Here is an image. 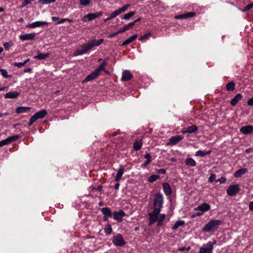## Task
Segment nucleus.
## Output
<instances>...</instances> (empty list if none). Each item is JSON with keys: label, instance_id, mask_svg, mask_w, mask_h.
I'll return each instance as SVG.
<instances>
[{"label": "nucleus", "instance_id": "nucleus-12", "mask_svg": "<svg viewBox=\"0 0 253 253\" xmlns=\"http://www.w3.org/2000/svg\"><path fill=\"white\" fill-rule=\"evenodd\" d=\"M183 135H176L171 137L169 139V142L168 145H175L183 138Z\"/></svg>", "mask_w": 253, "mask_h": 253}, {"label": "nucleus", "instance_id": "nucleus-21", "mask_svg": "<svg viewBox=\"0 0 253 253\" xmlns=\"http://www.w3.org/2000/svg\"><path fill=\"white\" fill-rule=\"evenodd\" d=\"M164 191L166 195H169L171 194V189L169 184L168 183H164L163 184Z\"/></svg>", "mask_w": 253, "mask_h": 253}, {"label": "nucleus", "instance_id": "nucleus-8", "mask_svg": "<svg viewBox=\"0 0 253 253\" xmlns=\"http://www.w3.org/2000/svg\"><path fill=\"white\" fill-rule=\"evenodd\" d=\"M112 216L116 220L121 222L122 221L123 217L126 216V213L123 210H120L118 211H114L113 213Z\"/></svg>", "mask_w": 253, "mask_h": 253}, {"label": "nucleus", "instance_id": "nucleus-2", "mask_svg": "<svg viewBox=\"0 0 253 253\" xmlns=\"http://www.w3.org/2000/svg\"><path fill=\"white\" fill-rule=\"evenodd\" d=\"M221 224L219 220H212L209 222L203 228V231L206 232L216 230Z\"/></svg>", "mask_w": 253, "mask_h": 253}, {"label": "nucleus", "instance_id": "nucleus-5", "mask_svg": "<svg viewBox=\"0 0 253 253\" xmlns=\"http://www.w3.org/2000/svg\"><path fill=\"white\" fill-rule=\"evenodd\" d=\"M102 15V12L88 13L83 17L82 20L84 22L86 21L87 20L90 21L95 19V18L99 17Z\"/></svg>", "mask_w": 253, "mask_h": 253}, {"label": "nucleus", "instance_id": "nucleus-43", "mask_svg": "<svg viewBox=\"0 0 253 253\" xmlns=\"http://www.w3.org/2000/svg\"><path fill=\"white\" fill-rule=\"evenodd\" d=\"M0 72L1 73V75L5 78H8L9 76L7 74V72L5 69H0Z\"/></svg>", "mask_w": 253, "mask_h": 253}, {"label": "nucleus", "instance_id": "nucleus-10", "mask_svg": "<svg viewBox=\"0 0 253 253\" xmlns=\"http://www.w3.org/2000/svg\"><path fill=\"white\" fill-rule=\"evenodd\" d=\"M213 245L211 242L201 248L199 253H211Z\"/></svg>", "mask_w": 253, "mask_h": 253}, {"label": "nucleus", "instance_id": "nucleus-58", "mask_svg": "<svg viewBox=\"0 0 253 253\" xmlns=\"http://www.w3.org/2000/svg\"><path fill=\"white\" fill-rule=\"evenodd\" d=\"M247 104L249 106H253V97L248 100Z\"/></svg>", "mask_w": 253, "mask_h": 253}, {"label": "nucleus", "instance_id": "nucleus-46", "mask_svg": "<svg viewBox=\"0 0 253 253\" xmlns=\"http://www.w3.org/2000/svg\"><path fill=\"white\" fill-rule=\"evenodd\" d=\"M129 6H130L129 4H126L125 5H124V6H123L122 7L119 8V10H120L121 13L124 12L125 11H126Z\"/></svg>", "mask_w": 253, "mask_h": 253}, {"label": "nucleus", "instance_id": "nucleus-7", "mask_svg": "<svg viewBox=\"0 0 253 253\" xmlns=\"http://www.w3.org/2000/svg\"><path fill=\"white\" fill-rule=\"evenodd\" d=\"M19 138V135H15L12 136L8 137L5 139H4L0 141V147L3 146L5 145L9 144L17 139Z\"/></svg>", "mask_w": 253, "mask_h": 253}, {"label": "nucleus", "instance_id": "nucleus-23", "mask_svg": "<svg viewBox=\"0 0 253 253\" xmlns=\"http://www.w3.org/2000/svg\"><path fill=\"white\" fill-rule=\"evenodd\" d=\"M31 109L30 107H24V106H20L18 107L16 109V113L17 114H21L23 113H25L29 111Z\"/></svg>", "mask_w": 253, "mask_h": 253}, {"label": "nucleus", "instance_id": "nucleus-13", "mask_svg": "<svg viewBox=\"0 0 253 253\" xmlns=\"http://www.w3.org/2000/svg\"><path fill=\"white\" fill-rule=\"evenodd\" d=\"M210 209V206L207 203H203L198 207L194 209L195 211H202L203 213L204 212L207 211Z\"/></svg>", "mask_w": 253, "mask_h": 253}, {"label": "nucleus", "instance_id": "nucleus-29", "mask_svg": "<svg viewBox=\"0 0 253 253\" xmlns=\"http://www.w3.org/2000/svg\"><path fill=\"white\" fill-rule=\"evenodd\" d=\"M247 172V169H241L237 170L235 173V176L236 177H241L242 175L245 174Z\"/></svg>", "mask_w": 253, "mask_h": 253}, {"label": "nucleus", "instance_id": "nucleus-39", "mask_svg": "<svg viewBox=\"0 0 253 253\" xmlns=\"http://www.w3.org/2000/svg\"><path fill=\"white\" fill-rule=\"evenodd\" d=\"M106 65V62L104 61L102 63L100 64L99 66L95 69V70H98V73L100 74V72L101 71L105 70L104 66Z\"/></svg>", "mask_w": 253, "mask_h": 253}, {"label": "nucleus", "instance_id": "nucleus-9", "mask_svg": "<svg viewBox=\"0 0 253 253\" xmlns=\"http://www.w3.org/2000/svg\"><path fill=\"white\" fill-rule=\"evenodd\" d=\"M99 75V74L98 73V70H94L92 73L90 74L87 75L84 80L83 81V83L92 81L97 78V77Z\"/></svg>", "mask_w": 253, "mask_h": 253}, {"label": "nucleus", "instance_id": "nucleus-54", "mask_svg": "<svg viewBox=\"0 0 253 253\" xmlns=\"http://www.w3.org/2000/svg\"><path fill=\"white\" fill-rule=\"evenodd\" d=\"M185 15L186 16V18H187L192 17L195 16V12H188V13H187L186 14H185Z\"/></svg>", "mask_w": 253, "mask_h": 253}, {"label": "nucleus", "instance_id": "nucleus-26", "mask_svg": "<svg viewBox=\"0 0 253 253\" xmlns=\"http://www.w3.org/2000/svg\"><path fill=\"white\" fill-rule=\"evenodd\" d=\"M101 212L104 215L111 217L112 216L113 213L110 208L105 207L101 209Z\"/></svg>", "mask_w": 253, "mask_h": 253}, {"label": "nucleus", "instance_id": "nucleus-19", "mask_svg": "<svg viewBox=\"0 0 253 253\" xmlns=\"http://www.w3.org/2000/svg\"><path fill=\"white\" fill-rule=\"evenodd\" d=\"M243 98V95L241 93H238L230 101L231 105L235 106L240 100Z\"/></svg>", "mask_w": 253, "mask_h": 253}, {"label": "nucleus", "instance_id": "nucleus-25", "mask_svg": "<svg viewBox=\"0 0 253 253\" xmlns=\"http://www.w3.org/2000/svg\"><path fill=\"white\" fill-rule=\"evenodd\" d=\"M38 119L44 118L47 114V112L46 110H42L35 114Z\"/></svg>", "mask_w": 253, "mask_h": 253}, {"label": "nucleus", "instance_id": "nucleus-59", "mask_svg": "<svg viewBox=\"0 0 253 253\" xmlns=\"http://www.w3.org/2000/svg\"><path fill=\"white\" fill-rule=\"evenodd\" d=\"M30 3V1L28 0H25L22 4V7H23L25 5H26L28 4H29Z\"/></svg>", "mask_w": 253, "mask_h": 253}, {"label": "nucleus", "instance_id": "nucleus-17", "mask_svg": "<svg viewBox=\"0 0 253 253\" xmlns=\"http://www.w3.org/2000/svg\"><path fill=\"white\" fill-rule=\"evenodd\" d=\"M48 23L45 21H37L29 24L27 27L30 28H34L38 27L47 25Z\"/></svg>", "mask_w": 253, "mask_h": 253}, {"label": "nucleus", "instance_id": "nucleus-33", "mask_svg": "<svg viewBox=\"0 0 253 253\" xmlns=\"http://www.w3.org/2000/svg\"><path fill=\"white\" fill-rule=\"evenodd\" d=\"M226 89L228 91H233L235 89V84L234 82H230L226 84Z\"/></svg>", "mask_w": 253, "mask_h": 253}, {"label": "nucleus", "instance_id": "nucleus-11", "mask_svg": "<svg viewBox=\"0 0 253 253\" xmlns=\"http://www.w3.org/2000/svg\"><path fill=\"white\" fill-rule=\"evenodd\" d=\"M240 131L244 134H250L253 133V126H242Z\"/></svg>", "mask_w": 253, "mask_h": 253}, {"label": "nucleus", "instance_id": "nucleus-56", "mask_svg": "<svg viewBox=\"0 0 253 253\" xmlns=\"http://www.w3.org/2000/svg\"><path fill=\"white\" fill-rule=\"evenodd\" d=\"M166 170L164 169H160L157 170V172L160 174H165Z\"/></svg>", "mask_w": 253, "mask_h": 253}, {"label": "nucleus", "instance_id": "nucleus-27", "mask_svg": "<svg viewBox=\"0 0 253 253\" xmlns=\"http://www.w3.org/2000/svg\"><path fill=\"white\" fill-rule=\"evenodd\" d=\"M103 42V40L102 39H100L98 40L97 41H96L95 40H93L91 41H89L88 42H89V44L92 45V47L94 46H98L101 43H102Z\"/></svg>", "mask_w": 253, "mask_h": 253}, {"label": "nucleus", "instance_id": "nucleus-40", "mask_svg": "<svg viewBox=\"0 0 253 253\" xmlns=\"http://www.w3.org/2000/svg\"><path fill=\"white\" fill-rule=\"evenodd\" d=\"M56 0H40L39 3L42 4H47L55 2Z\"/></svg>", "mask_w": 253, "mask_h": 253}, {"label": "nucleus", "instance_id": "nucleus-28", "mask_svg": "<svg viewBox=\"0 0 253 253\" xmlns=\"http://www.w3.org/2000/svg\"><path fill=\"white\" fill-rule=\"evenodd\" d=\"M38 55L37 56H35L34 58L39 60L45 59L46 58L48 57L49 55V53H39V52H38Z\"/></svg>", "mask_w": 253, "mask_h": 253}, {"label": "nucleus", "instance_id": "nucleus-24", "mask_svg": "<svg viewBox=\"0 0 253 253\" xmlns=\"http://www.w3.org/2000/svg\"><path fill=\"white\" fill-rule=\"evenodd\" d=\"M137 37V35L135 34L133 36H131L130 38H129L128 39L126 40L122 44V46H125L126 45L131 42H132L133 41H134L136 39Z\"/></svg>", "mask_w": 253, "mask_h": 253}, {"label": "nucleus", "instance_id": "nucleus-16", "mask_svg": "<svg viewBox=\"0 0 253 253\" xmlns=\"http://www.w3.org/2000/svg\"><path fill=\"white\" fill-rule=\"evenodd\" d=\"M132 75L128 70H125L122 73V80L123 81H128L131 79Z\"/></svg>", "mask_w": 253, "mask_h": 253}, {"label": "nucleus", "instance_id": "nucleus-63", "mask_svg": "<svg viewBox=\"0 0 253 253\" xmlns=\"http://www.w3.org/2000/svg\"><path fill=\"white\" fill-rule=\"evenodd\" d=\"M151 161L150 160H147L143 164H142V167H145L147 165L149 164Z\"/></svg>", "mask_w": 253, "mask_h": 253}, {"label": "nucleus", "instance_id": "nucleus-32", "mask_svg": "<svg viewBox=\"0 0 253 253\" xmlns=\"http://www.w3.org/2000/svg\"><path fill=\"white\" fill-rule=\"evenodd\" d=\"M211 153L210 151H203L201 150H199L196 153V156H200V157H203L205 155H207L210 154Z\"/></svg>", "mask_w": 253, "mask_h": 253}, {"label": "nucleus", "instance_id": "nucleus-20", "mask_svg": "<svg viewBox=\"0 0 253 253\" xmlns=\"http://www.w3.org/2000/svg\"><path fill=\"white\" fill-rule=\"evenodd\" d=\"M124 172V167L123 166H121L119 168V169L118 170L116 176L115 177V181H119L122 176Z\"/></svg>", "mask_w": 253, "mask_h": 253}, {"label": "nucleus", "instance_id": "nucleus-4", "mask_svg": "<svg viewBox=\"0 0 253 253\" xmlns=\"http://www.w3.org/2000/svg\"><path fill=\"white\" fill-rule=\"evenodd\" d=\"M113 243L117 246L122 247L125 245V241L123 236L120 234H118L113 239Z\"/></svg>", "mask_w": 253, "mask_h": 253}, {"label": "nucleus", "instance_id": "nucleus-48", "mask_svg": "<svg viewBox=\"0 0 253 253\" xmlns=\"http://www.w3.org/2000/svg\"><path fill=\"white\" fill-rule=\"evenodd\" d=\"M12 45L11 42H7L3 44V46L5 50H8L9 47Z\"/></svg>", "mask_w": 253, "mask_h": 253}, {"label": "nucleus", "instance_id": "nucleus-47", "mask_svg": "<svg viewBox=\"0 0 253 253\" xmlns=\"http://www.w3.org/2000/svg\"><path fill=\"white\" fill-rule=\"evenodd\" d=\"M165 218V215L164 214H159L158 215L157 220H159L160 222H163Z\"/></svg>", "mask_w": 253, "mask_h": 253}, {"label": "nucleus", "instance_id": "nucleus-31", "mask_svg": "<svg viewBox=\"0 0 253 253\" xmlns=\"http://www.w3.org/2000/svg\"><path fill=\"white\" fill-rule=\"evenodd\" d=\"M132 26V23H131V22L129 23L128 24L124 25L122 28H120L119 29L120 32H121V33H122L126 31V30H128L129 28Z\"/></svg>", "mask_w": 253, "mask_h": 253}, {"label": "nucleus", "instance_id": "nucleus-6", "mask_svg": "<svg viewBox=\"0 0 253 253\" xmlns=\"http://www.w3.org/2000/svg\"><path fill=\"white\" fill-rule=\"evenodd\" d=\"M240 188L238 184L232 185L227 190V193L230 196H235L239 191Z\"/></svg>", "mask_w": 253, "mask_h": 253}, {"label": "nucleus", "instance_id": "nucleus-14", "mask_svg": "<svg viewBox=\"0 0 253 253\" xmlns=\"http://www.w3.org/2000/svg\"><path fill=\"white\" fill-rule=\"evenodd\" d=\"M35 33H30L20 35L19 37V39L22 41L26 40H33L35 38Z\"/></svg>", "mask_w": 253, "mask_h": 253}, {"label": "nucleus", "instance_id": "nucleus-45", "mask_svg": "<svg viewBox=\"0 0 253 253\" xmlns=\"http://www.w3.org/2000/svg\"><path fill=\"white\" fill-rule=\"evenodd\" d=\"M80 3L81 5L87 6L90 3V0H80Z\"/></svg>", "mask_w": 253, "mask_h": 253}, {"label": "nucleus", "instance_id": "nucleus-49", "mask_svg": "<svg viewBox=\"0 0 253 253\" xmlns=\"http://www.w3.org/2000/svg\"><path fill=\"white\" fill-rule=\"evenodd\" d=\"M121 13L119 9L115 11L114 12H113V13H112V16H113L114 17V18L116 17L117 16L119 15V14H120Z\"/></svg>", "mask_w": 253, "mask_h": 253}, {"label": "nucleus", "instance_id": "nucleus-34", "mask_svg": "<svg viewBox=\"0 0 253 253\" xmlns=\"http://www.w3.org/2000/svg\"><path fill=\"white\" fill-rule=\"evenodd\" d=\"M135 14V11L129 12V13H127L126 14H125L124 15V16L122 18V19H124V20H128L130 17L133 16Z\"/></svg>", "mask_w": 253, "mask_h": 253}, {"label": "nucleus", "instance_id": "nucleus-50", "mask_svg": "<svg viewBox=\"0 0 253 253\" xmlns=\"http://www.w3.org/2000/svg\"><path fill=\"white\" fill-rule=\"evenodd\" d=\"M176 19H186V16L185 14H180L177 15L175 17Z\"/></svg>", "mask_w": 253, "mask_h": 253}, {"label": "nucleus", "instance_id": "nucleus-35", "mask_svg": "<svg viewBox=\"0 0 253 253\" xmlns=\"http://www.w3.org/2000/svg\"><path fill=\"white\" fill-rule=\"evenodd\" d=\"M183 224H184V221H177L173 225L172 229L173 230H175V229H177L179 226H182Z\"/></svg>", "mask_w": 253, "mask_h": 253}, {"label": "nucleus", "instance_id": "nucleus-62", "mask_svg": "<svg viewBox=\"0 0 253 253\" xmlns=\"http://www.w3.org/2000/svg\"><path fill=\"white\" fill-rule=\"evenodd\" d=\"M68 21L69 22H71L72 20L69 19H62L60 22H58V23H63L65 21Z\"/></svg>", "mask_w": 253, "mask_h": 253}, {"label": "nucleus", "instance_id": "nucleus-37", "mask_svg": "<svg viewBox=\"0 0 253 253\" xmlns=\"http://www.w3.org/2000/svg\"><path fill=\"white\" fill-rule=\"evenodd\" d=\"M142 143L138 141H135L133 143V148L135 150L137 151L139 150L142 146Z\"/></svg>", "mask_w": 253, "mask_h": 253}, {"label": "nucleus", "instance_id": "nucleus-52", "mask_svg": "<svg viewBox=\"0 0 253 253\" xmlns=\"http://www.w3.org/2000/svg\"><path fill=\"white\" fill-rule=\"evenodd\" d=\"M216 175L214 174H212L209 179V181L210 182H213L215 179Z\"/></svg>", "mask_w": 253, "mask_h": 253}, {"label": "nucleus", "instance_id": "nucleus-64", "mask_svg": "<svg viewBox=\"0 0 253 253\" xmlns=\"http://www.w3.org/2000/svg\"><path fill=\"white\" fill-rule=\"evenodd\" d=\"M113 18H114V17L113 16H112V14H111L110 16L109 17L107 18L106 19H105L103 21H104V22H106V21H107L108 20H110Z\"/></svg>", "mask_w": 253, "mask_h": 253}, {"label": "nucleus", "instance_id": "nucleus-55", "mask_svg": "<svg viewBox=\"0 0 253 253\" xmlns=\"http://www.w3.org/2000/svg\"><path fill=\"white\" fill-rule=\"evenodd\" d=\"M144 158L147 159V160H150L151 161H152V159H151V155L149 154V153H146L145 154V155H144Z\"/></svg>", "mask_w": 253, "mask_h": 253}, {"label": "nucleus", "instance_id": "nucleus-61", "mask_svg": "<svg viewBox=\"0 0 253 253\" xmlns=\"http://www.w3.org/2000/svg\"><path fill=\"white\" fill-rule=\"evenodd\" d=\"M141 20V18L140 17H139L136 20H134L133 22H131V23H132V26H134L136 23L140 21Z\"/></svg>", "mask_w": 253, "mask_h": 253}, {"label": "nucleus", "instance_id": "nucleus-60", "mask_svg": "<svg viewBox=\"0 0 253 253\" xmlns=\"http://www.w3.org/2000/svg\"><path fill=\"white\" fill-rule=\"evenodd\" d=\"M249 209L250 211H253V201L250 203Z\"/></svg>", "mask_w": 253, "mask_h": 253}, {"label": "nucleus", "instance_id": "nucleus-53", "mask_svg": "<svg viewBox=\"0 0 253 253\" xmlns=\"http://www.w3.org/2000/svg\"><path fill=\"white\" fill-rule=\"evenodd\" d=\"M190 249V247H181L178 249V251L180 252H183L185 251H189Z\"/></svg>", "mask_w": 253, "mask_h": 253}, {"label": "nucleus", "instance_id": "nucleus-3", "mask_svg": "<svg viewBox=\"0 0 253 253\" xmlns=\"http://www.w3.org/2000/svg\"><path fill=\"white\" fill-rule=\"evenodd\" d=\"M92 48V45L89 44L88 42L87 43L84 44L82 45L81 48L77 49L74 52V56H78L80 55H82L85 53H86L88 51H89Z\"/></svg>", "mask_w": 253, "mask_h": 253}, {"label": "nucleus", "instance_id": "nucleus-15", "mask_svg": "<svg viewBox=\"0 0 253 253\" xmlns=\"http://www.w3.org/2000/svg\"><path fill=\"white\" fill-rule=\"evenodd\" d=\"M159 213H156L154 212V211L149 213V225H151L154 223L157 220L158 218V215Z\"/></svg>", "mask_w": 253, "mask_h": 253}, {"label": "nucleus", "instance_id": "nucleus-57", "mask_svg": "<svg viewBox=\"0 0 253 253\" xmlns=\"http://www.w3.org/2000/svg\"><path fill=\"white\" fill-rule=\"evenodd\" d=\"M121 34V32H120L119 30L118 31H117L116 32H115V33H114L113 34H112L110 35L109 36V38H112L113 37H115V36H117V35L118 34Z\"/></svg>", "mask_w": 253, "mask_h": 253}, {"label": "nucleus", "instance_id": "nucleus-51", "mask_svg": "<svg viewBox=\"0 0 253 253\" xmlns=\"http://www.w3.org/2000/svg\"><path fill=\"white\" fill-rule=\"evenodd\" d=\"M13 65L18 68H21L24 65V64L23 62H15L13 64Z\"/></svg>", "mask_w": 253, "mask_h": 253}, {"label": "nucleus", "instance_id": "nucleus-42", "mask_svg": "<svg viewBox=\"0 0 253 253\" xmlns=\"http://www.w3.org/2000/svg\"><path fill=\"white\" fill-rule=\"evenodd\" d=\"M37 120H38V119H37L36 116L35 115V114H34L30 119L29 122V125L30 126H31Z\"/></svg>", "mask_w": 253, "mask_h": 253}, {"label": "nucleus", "instance_id": "nucleus-36", "mask_svg": "<svg viewBox=\"0 0 253 253\" xmlns=\"http://www.w3.org/2000/svg\"><path fill=\"white\" fill-rule=\"evenodd\" d=\"M159 177L160 176L158 175H152L148 178V181L150 182H153L154 181H156Z\"/></svg>", "mask_w": 253, "mask_h": 253}, {"label": "nucleus", "instance_id": "nucleus-30", "mask_svg": "<svg viewBox=\"0 0 253 253\" xmlns=\"http://www.w3.org/2000/svg\"><path fill=\"white\" fill-rule=\"evenodd\" d=\"M186 165L188 166L193 167L196 164V162L192 158H187L185 162Z\"/></svg>", "mask_w": 253, "mask_h": 253}, {"label": "nucleus", "instance_id": "nucleus-18", "mask_svg": "<svg viewBox=\"0 0 253 253\" xmlns=\"http://www.w3.org/2000/svg\"><path fill=\"white\" fill-rule=\"evenodd\" d=\"M198 129V127L195 125L189 126L187 128H184L182 129L183 133H192L195 132Z\"/></svg>", "mask_w": 253, "mask_h": 253}, {"label": "nucleus", "instance_id": "nucleus-44", "mask_svg": "<svg viewBox=\"0 0 253 253\" xmlns=\"http://www.w3.org/2000/svg\"><path fill=\"white\" fill-rule=\"evenodd\" d=\"M253 7V3H250L246 5L244 9H242V11L245 12L249 10L250 9Z\"/></svg>", "mask_w": 253, "mask_h": 253}, {"label": "nucleus", "instance_id": "nucleus-41", "mask_svg": "<svg viewBox=\"0 0 253 253\" xmlns=\"http://www.w3.org/2000/svg\"><path fill=\"white\" fill-rule=\"evenodd\" d=\"M151 37V33L149 32V33H148L145 35H144L143 36H142L139 40L141 42H144L145 41H146V40L149 39V38Z\"/></svg>", "mask_w": 253, "mask_h": 253}, {"label": "nucleus", "instance_id": "nucleus-38", "mask_svg": "<svg viewBox=\"0 0 253 253\" xmlns=\"http://www.w3.org/2000/svg\"><path fill=\"white\" fill-rule=\"evenodd\" d=\"M104 231L106 234H110L112 233V229L110 224H107L104 228Z\"/></svg>", "mask_w": 253, "mask_h": 253}, {"label": "nucleus", "instance_id": "nucleus-1", "mask_svg": "<svg viewBox=\"0 0 253 253\" xmlns=\"http://www.w3.org/2000/svg\"><path fill=\"white\" fill-rule=\"evenodd\" d=\"M163 204V196L158 193L155 195L154 201V211L156 213H159Z\"/></svg>", "mask_w": 253, "mask_h": 253}, {"label": "nucleus", "instance_id": "nucleus-22", "mask_svg": "<svg viewBox=\"0 0 253 253\" xmlns=\"http://www.w3.org/2000/svg\"><path fill=\"white\" fill-rule=\"evenodd\" d=\"M20 95V93L17 91H10L4 95L5 98H16Z\"/></svg>", "mask_w": 253, "mask_h": 253}]
</instances>
